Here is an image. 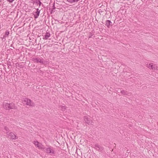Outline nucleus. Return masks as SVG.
I'll use <instances>...</instances> for the list:
<instances>
[{
	"label": "nucleus",
	"instance_id": "21",
	"mask_svg": "<svg viewBox=\"0 0 158 158\" xmlns=\"http://www.w3.org/2000/svg\"><path fill=\"white\" fill-rule=\"evenodd\" d=\"M93 35H94L91 32H90L89 35V38H92Z\"/></svg>",
	"mask_w": 158,
	"mask_h": 158
},
{
	"label": "nucleus",
	"instance_id": "8",
	"mask_svg": "<svg viewBox=\"0 0 158 158\" xmlns=\"http://www.w3.org/2000/svg\"><path fill=\"white\" fill-rule=\"evenodd\" d=\"M10 34V32L8 30H6L5 33V35L3 36V37H1V38L2 39V40H3V41H5L6 40V37H8L9 36Z\"/></svg>",
	"mask_w": 158,
	"mask_h": 158
},
{
	"label": "nucleus",
	"instance_id": "26",
	"mask_svg": "<svg viewBox=\"0 0 158 158\" xmlns=\"http://www.w3.org/2000/svg\"><path fill=\"white\" fill-rule=\"evenodd\" d=\"M33 1L32 2V3L33 4H34L35 3V0H32Z\"/></svg>",
	"mask_w": 158,
	"mask_h": 158
},
{
	"label": "nucleus",
	"instance_id": "14",
	"mask_svg": "<svg viewBox=\"0 0 158 158\" xmlns=\"http://www.w3.org/2000/svg\"><path fill=\"white\" fill-rule=\"evenodd\" d=\"M59 107L62 111H64L66 108V107L62 105L59 106Z\"/></svg>",
	"mask_w": 158,
	"mask_h": 158
},
{
	"label": "nucleus",
	"instance_id": "27",
	"mask_svg": "<svg viewBox=\"0 0 158 158\" xmlns=\"http://www.w3.org/2000/svg\"><path fill=\"white\" fill-rule=\"evenodd\" d=\"M24 102H26V100H25V99H24Z\"/></svg>",
	"mask_w": 158,
	"mask_h": 158
},
{
	"label": "nucleus",
	"instance_id": "19",
	"mask_svg": "<svg viewBox=\"0 0 158 158\" xmlns=\"http://www.w3.org/2000/svg\"><path fill=\"white\" fill-rule=\"evenodd\" d=\"M22 63H18V65H16L17 66H18L19 67L22 68H23V66L21 64Z\"/></svg>",
	"mask_w": 158,
	"mask_h": 158
},
{
	"label": "nucleus",
	"instance_id": "7",
	"mask_svg": "<svg viewBox=\"0 0 158 158\" xmlns=\"http://www.w3.org/2000/svg\"><path fill=\"white\" fill-rule=\"evenodd\" d=\"M84 120L85 123L88 124H91L92 122V121L90 119V118L88 117L87 116H85L84 117Z\"/></svg>",
	"mask_w": 158,
	"mask_h": 158
},
{
	"label": "nucleus",
	"instance_id": "24",
	"mask_svg": "<svg viewBox=\"0 0 158 158\" xmlns=\"http://www.w3.org/2000/svg\"><path fill=\"white\" fill-rule=\"evenodd\" d=\"M121 91H122V90L120 89H118L117 90V91L118 92V93H121Z\"/></svg>",
	"mask_w": 158,
	"mask_h": 158
},
{
	"label": "nucleus",
	"instance_id": "4",
	"mask_svg": "<svg viewBox=\"0 0 158 158\" xmlns=\"http://www.w3.org/2000/svg\"><path fill=\"white\" fill-rule=\"evenodd\" d=\"M8 137L12 139H18V137L16 136L13 132H10L9 134H7Z\"/></svg>",
	"mask_w": 158,
	"mask_h": 158
},
{
	"label": "nucleus",
	"instance_id": "2",
	"mask_svg": "<svg viewBox=\"0 0 158 158\" xmlns=\"http://www.w3.org/2000/svg\"><path fill=\"white\" fill-rule=\"evenodd\" d=\"M94 148L97 150L98 151V152H102V151L104 150V149L103 147L99 145L97 143L95 144L94 145Z\"/></svg>",
	"mask_w": 158,
	"mask_h": 158
},
{
	"label": "nucleus",
	"instance_id": "23",
	"mask_svg": "<svg viewBox=\"0 0 158 158\" xmlns=\"http://www.w3.org/2000/svg\"><path fill=\"white\" fill-rule=\"evenodd\" d=\"M2 74V71L1 70H0V79L2 78L1 76Z\"/></svg>",
	"mask_w": 158,
	"mask_h": 158
},
{
	"label": "nucleus",
	"instance_id": "15",
	"mask_svg": "<svg viewBox=\"0 0 158 158\" xmlns=\"http://www.w3.org/2000/svg\"><path fill=\"white\" fill-rule=\"evenodd\" d=\"M55 2H54L53 3V6H52V9H49L50 10H51V11H50L51 14H52V13L55 12L53 10H55L56 9V7L55 6Z\"/></svg>",
	"mask_w": 158,
	"mask_h": 158
},
{
	"label": "nucleus",
	"instance_id": "25",
	"mask_svg": "<svg viewBox=\"0 0 158 158\" xmlns=\"http://www.w3.org/2000/svg\"><path fill=\"white\" fill-rule=\"evenodd\" d=\"M36 11H38V12H40V10H39L38 8L36 9Z\"/></svg>",
	"mask_w": 158,
	"mask_h": 158
},
{
	"label": "nucleus",
	"instance_id": "11",
	"mask_svg": "<svg viewBox=\"0 0 158 158\" xmlns=\"http://www.w3.org/2000/svg\"><path fill=\"white\" fill-rule=\"evenodd\" d=\"M25 100H26V104L27 105H29L30 106H32V105L31 104V101L30 99L27 98H25Z\"/></svg>",
	"mask_w": 158,
	"mask_h": 158
},
{
	"label": "nucleus",
	"instance_id": "20",
	"mask_svg": "<svg viewBox=\"0 0 158 158\" xmlns=\"http://www.w3.org/2000/svg\"><path fill=\"white\" fill-rule=\"evenodd\" d=\"M4 129L7 132V133H8L9 131V129L7 127H4Z\"/></svg>",
	"mask_w": 158,
	"mask_h": 158
},
{
	"label": "nucleus",
	"instance_id": "10",
	"mask_svg": "<svg viewBox=\"0 0 158 158\" xmlns=\"http://www.w3.org/2000/svg\"><path fill=\"white\" fill-rule=\"evenodd\" d=\"M50 34L49 32H46L45 33V35L44 36V37L43 38L44 40H47L48 39V38L50 37Z\"/></svg>",
	"mask_w": 158,
	"mask_h": 158
},
{
	"label": "nucleus",
	"instance_id": "12",
	"mask_svg": "<svg viewBox=\"0 0 158 158\" xmlns=\"http://www.w3.org/2000/svg\"><path fill=\"white\" fill-rule=\"evenodd\" d=\"M40 13L38 12V11H36L33 13V15H34V18L35 19L37 18L39 16Z\"/></svg>",
	"mask_w": 158,
	"mask_h": 158
},
{
	"label": "nucleus",
	"instance_id": "6",
	"mask_svg": "<svg viewBox=\"0 0 158 158\" xmlns=\"http://www.w3.org/2000/svg\"><path fill=\"white\" fill-rule=\"evenodd\" d=\"M43 59H41V58L39 57L33 58L32 59V61L34 62H35L37 63H40L42 64H44V62H43Z\"/></svg>",
	"mask_w": 158,
	"mask_h": 158
},
{
	"label": "nucleus",
	"instance_id": "13",
	"mask_svg": "<svg viewBox=\"0 0 158 158\" xmlns=\"http://www.w3.org/2000/svg\"><path fill=\"white\" fill-rule=\"evenodd\" d=\"M35 2L37 5H39V7H40L41 5L43 6L42 3L41 2L40 0H35Z\"/></svg>",
	"mask_w": 158,
	"mask_h": 158
},
{
	"label": "nucleus",
	"instance_id": "3",
	"mask_svg": "<svg viewBox=\"0 0 158 158\" xmlns=\"http://www.w3.org/2000/svg\"><path fill=\"white\" fill-rule=\"evenodd\" d=\"M34 143L35 145L37 146L39 148L44 150L45 149L44 146L42 143H39L38 141H34Z\"/></svg>",
	"mask_w": 158,
	"mask_h": 158
},
{
	"label": "nucleus",
	"instance_id": "17",
	"mask_svg": "<svg viewBox=\"0 0 158 158\" xmlns=\"http://www.w3.org/2000/svg\"><path fill=\"white\" fill-rule=\"evenodd\" d=\"M121 93L124 95H128L129 94V93L127 91L122 90V91H121Z\"/></svg>",
	"mask_w": 158,
	"mask_h": 158
},
{
	"label": "nucleus",
	"instance_id": "28",
	"mask_svg": "<svg viewBox=\"0 0 158 158\" xmlns=\"http://www.w3.org/2000/svg\"><path fill=\"white\" fill-rule=\"evenodd\" d=\"M82 0H81V1H82Z\"/></svg>",
	"mask_w": 158,
	"mask_h": 158
},
{
	"label": "nucleus",
	"instance_id": "22",
	"mask_svg": "<svg viewBox=\"0 0 158 158\" xmlns=\"http://www.w3.org/2000/svg\"><path fill=\"white\" fill-rule=\"evenodd\" d=\"M7 65L8 66V68H9V66H11V62H9L7 63Z\"/></svg>",
	"mask_w": 158,
	"mask_h": 158
},
{
	"label": "nucleus",
	"instance_id": "9",
	"mask_svg": "<svg viewBox=\"0 0 158 158\" xmlns=\"http://www.w3.org/2000/svg\"><path fill=\"white\" fill-rule=\"evenodd\" d=\"M105 25L109 28L110 26H112V22L110 20H107L106 21Z\"/></svg>",
	"mask_w": 158,
	"mask_h": 158
},
{
	"label": "nucleus",
	"instance_id": "16",
	"mask_svg": "<svg viewBox=\"0 0 158 158\" xmlns=\"http://www.w3.org/2000/svg\"><path fill=\"white\" fill-rule=\"evenodd\" d=\"M67 1L70 3H75L77 2L80 0H67Z\"/></svg>",
	"mask_w": 158,
	"mask_h": 158
},
{
	"label": "nucleus",
	"instance_id": "18",
	"mask_svg": "<svg viewBox=\"0 0 158 158\" xmlns=\"http://www.w3.org/2000/svg\"><path fill=\"white\" fill-rule=\"evenodd\" d=\"M148 68H151L153 70H155V68L154 67H153V64H149L148 65Z\"/></svg>",
	"mask_w": 158,
	"mask_h": 158
},
{
	"label": "nucleus",
	"instance_id": "5",
	"mask_svg": "<svg viewBox=\"0 0 158 158\" xmlns=\"http://www.w3.org/2000/svg\"><path fill=\"white\" fill-rule=\"evenodd\" d=\"M45 152L47 153L53 154L55 153V152L52 147H48L45 148Z\"/></svg>",
	"mask_w": 158,
	"mask_h": 158
},
{
	"label": "nucleus",
	"instance_id": "1",
	"mask_svg": "<svg viewBox=\"0 0 158 158\" xmlns=\"http://www.w3.org/2000/svg\"><path fill=\"white\" fill-rule=\"evenodd\" d=\"M3 107L6 110H9L11 109L16 110L17 107L13 103H8L5 102L3 103Z\"/></svg>",
	"mask_w": 158,
	"mask_h": 158
}]
</instances>
